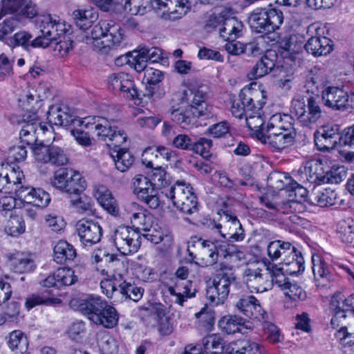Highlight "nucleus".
I'll list each match as a JSON object with an SVG mask.
<instances>
[{
	"mask_svg": "<svg viewBox=\"0 0 354 354\" xmlns=\"http://www.w3.org/2000/svg\"><path fill=\"white\" fill-rule=\"evenodd\" d=\"M245 324V319L236 315H229L223 317L218 325L221 330L227 334L240 332Z\"/></svg>",
	"mask_w": 354,
	"mask_h": 354,
	"instance_id": "obj_51",
	"label": "nucleus"
},
{
	"mask_svg": "<svg viewBox=\"0 0 354 354\" xmlns=\"http://www.w3.org/2000/svg\"><path fill=\"white\" fill-rule=\"evenodd\" d=\"M24 177L19 166L12 167L8 163L0 165V192L10 189L12 185L21 183Z\"/></svg>",
	"mask_w": 354,
	"mask_h": 354,
	"instance_id": "obj_28",
	"label": "nucleus"
},
{
	"mask_svg": "<svg viewBox=\"0 0 354 354\" xmlns=\"http://www.w3.org/2000/svg\"><path fill=\"white\" fill-rule=\"evenodd\" d=\"M337 194L330 188L323 191H316L309 197V203L313 205L326 207L334 205L336 203Z\"/></svg>",
	"mask_w": 354,
	"mask_h": 354,
	"instance_id": "obj_44",
	"label": "nucleus"
},
{
	"mask_svg": "<svg viewBox=\"0 0 354 354\" xmlns=\"http://www.w3.org/2000/svg\"><path fill=\"white\" fill-rule=\"evenodd\" d=\"M277 54L269 50L257 62L250 72L252 78L262 77L272 71L276 65Z\"/></svg>",
	"mask_w": 354,
	"mask_h": 354,
	"instance_id": "obj_36",
	"label": "nucleus"
},
{
	"mask_svg": "<svg viewBox=\"0 0 354 354\" xmlns=\"http://www.w3.org/2000/svg\"><path fill=\"white\" fill-rule=\"evenodd\" d=\"M189 0H171L163 18L169 20H178L183 17L190 10Z\"/></svg>",
	"mask_w": 354,
	"mask_h": 354,
	"instance_id": "obj_43",
	"label": "nucleus"
},
{
	"mask_svg": "<svg viewBox=\"0 0 354 354\" xmlns=\"http://www.w3.org/2000/svg\"><path fill=\"white\" fill-rule=\"evenodd\" d=\"M8 263L15 272L24 273L32 271L35 263L31 254L19 252L8 253L6 255Z\"/></svg>",
	"mask_w": 354,
	"mask_h": 354,
	"instance_id": "obj_29",
	"label": "nucleus"
},
{
	"mask_svg": "<svg viewBox=\"0 0 354 354\" xmlns=\"http://www.w3.org/2000/svg\"><path fill=\"white\" fill-rule=\"evenodd\" d=\"M247 287L251 292H263L272 288V281L268 274V268L262 270L248 268L244 272Z\"/></svg>",
	"mask_w": 354,
	"mask_h": 354,
	"instance_id": "obj_19",
	"label": "nucleus"
},
{
	"mask_svg": "<svg viewBox=\"0 0 354 354\" xmlns=\"http://www.w3.org/2000/svg\"><path fill=\"white\" fill-rule=\"evenodd\" d=\"M337 234L348 248L354 249V221L343 220L338 223Z\"/></svg>",
	"mask_w": 354,
	"mask_h": 354,
	"instance_id": "obj_50",
	"label": "nucleus"
},
{
	"mask_svg": "<svg viewBox=\"0 0 354 354\" xmlns=\"http://www.w3.org/2000/svg\"><path fill=\"white\" fill-rule=\"evenodd\" d=\"M196 117V112L189 109L188 105L186 107L173 109L171 111V120L184 129L189 128Z\"/></svg>",
	"mask_w": 354,
	"mask_h": 354,
	"instance_id": "obj_49",
	"label": "nucleus"
},
{
	"mask_svg": "<svg viewBox=\"0 0 354 354\" xmlns=\"http://www.w3.org/2000/svg\"><path fill=\"white\" fill-rule=\"evenodd\" d=\"M346 298L340 292H336L331 297L330 301V310L333 315L330 321V324L333 328H338L342 324L346 323V319L348 317L347 313L350 309L348 308Z\"/></svg>",
	"mask_w": 354,
	"mask_h": 354,
	"instance_id": "obj_24",
	"label": "nucleus"
},
{
	"mask_svg": "<svg viewBox=\"0 0 354 354\" xmlns=\"http://www.w3.org/2000/svg\"><path fill=\"white\" fill-rule=\"evenodd\" d=\"M128 211L130 214L131 223L135 230L144 231L147 227H151V222L153 221V216L148 213L136 203H131L128 206Z\"/></svg>",
	"mask_w": 354,
	"mask_h": 354,
	"instance_id": "obj_27",
	"label": "nucleus"
},
{
	"mask_svg": "<svg viewBox=\"0 0 354 354\" xmlns=\"http://www.w3.org/2000/svg\"><path fill=\"white\" fill-rule=\"evenodd\" d=\"M133 115L138 117L136 124L142 129H153L162 121V118L158 115H146L142 109L134 110Z\"/></svg>",
	"mask_w": 354,
	"mask_h": 354,
	"instance_id": "obj_61",
	"label": "nucleus"
},
{
	"mask_svg": "<svg viewBox=\"0 0 354 354\" xmlns=\"http://www.w3.org/2000/svg\"><path fill=\"white\" fill-rule=\"evenodd\" d=\"M235 308L250 319L261 320L267 317V313L253 295H242L236 302Z\"/></svg>",
	"mask_w": 354,
	"mask_h": 354,
	"instance_id": "obj_23",
	"label": "nucleus"
},
{
	"mask_svg": "<svg viewBox=\"0 0 354 354\" xmlns=\"http://www.w3.org/2000/svg\"><path fill=\"white\" fill-rule=\"evenodd\" d=\"M36 26L39 29L40 34L37 36L40 43H42L41 48H46L53 41H57L59 37L66 32L69 27L64 21H61L58 17L51 15H41L36 18Z\"/></svg>",
	"mask_w": 354,
	"mask_h": 354,
	"instance_id": "obj_8",
	"label": "nucleus"
},
{
	"mask_svg": "<svg viewBox=\"0 0 354 354\" xmlns=\"http://www.w3.org/2000/svg\"><path fill=\"white\" fill-rule=\"evenodd\" d=\"M46 97L47 93L42 85H39L37 88H28L19 95L18 106L24 111L35 114L42 106L43 99Z\"/></svg>",
	"mask_w": 354,
	"mask_h": 354,
	"instance_id": "obj_15",
	"label": "nucleus"
},
{
	"mask_svg": "<svg viewBox=\"0 0 354 354\" xmlns=\"http://www.w3.org/2000/svg\"><path fill=\"white\" fill-rule=\"evenodd\" d=\"M174 206L187 214L198 212V200L192 187L183 181H176L169 189L162 192Z\"/></svg>",
	"mask_w": 354,
	"mask_h": 354,
	"instance_id": "obj_5",
	"label": "nucleus"
},
{
	"mask_svg": "<svg viewBox=\"0 0 354 354\" xmlns=\"http://www.w3.org/2000/svg\"><path fill=\"white\" fill-rule=\"evenodd\" d=\"M112 239L117 250L124 255L136 252L141 244V234L129 226L118 227Z\"/></svg>",
	"mask_w": 354,
	"mask_h": 354,
	"instance_id": "obj_11",
	"label": "nucleus"
},
{
	"mask_svg": "<svg viewBox=\"0 0 354 354\" xmlns=\"http://www.w3.org/2000/svg\"><path fill=\"white\" fill-rule=\"evenodd\" d=\"M82 41L102 53L109 54L122 48L126 43L125 31L119 24L100 20L82 37Z\"/></svg>",
	"mask_w": 354,
	"mask_h": 354,
	"instance_id": "obj_2",
	"label": "nucleus"
},
{
	"mask_svg": "<svg viewBox=\"0 0 354 354\" xmlns=\"http://www.w3.org/2000/svg\"><path fill=\"white\" fill-rule=\"evenodd\" d=\"M266 94L263 89L257 84H251L241 91L239 98L232 102L231 111L239 118L245 117L247 126L257 129L263 124L261 118V108L265 104Z\"/></svg>",
	"mask_w": 354,
	"mask_h": 354,
	"instance_id": "obj_1",
	"label": "nucleus"
},
{
	"mask_svg": "<svg viewBox=\"0 0 354 354\" xmlns=\"http://www.w3.org/2000/svg\"><path fill=\"white\" fill-rule=\"evenodd\" d=\"M97 314V320L95 319L93 322L95 324L102 325L106 328H113L118 325V312L114 307L107 303Z\"/></svg>",
	"mask_w": 354,
	"mask_h": 354,
	"instance_id": "obj_45",
	"label": "nucleus"
},
{
	"mask_svg": "<svg viewBox=\"0 0 354 354\" xmlns=\"http://www.w3.org/2000/svg\"><path fill=\"white\" fill-rule=\"evenodd\" d=\"M280 46L283 50L281 54L283 57L288 58L292 61H295L299 53L302 51V44L298 43L294 37L283 38L280 42Z\"/></svg>",
	"mask_w": 354,
	"mask_h": 354,
	"instance_id": "obj_52",
	"label": "nucleus"
},
{
	"mask_svg": "<svg viewBox=\"0 0 354 354\" xmlns=\"http://www.w3.org/2000/svg\"><path fill=\"white\" fill-rule=\"evenodd\" d=\"M97 345L101 354H116L118 345L115 339L106 331L97 334Z\"/></svg>",
	"mask_w": 354,
	"mask_h": 354,
	"instance_id": "obj_55",
	"label": "nucleus"
},
{
	"mask_svg": "<svg viewBox=\"0 0 354 354\" xmlns=\"http://www.w3.org/2000/svg\"><path fill=\"white\" fill-rule=\"evenodd\" d=\"M149 0H126L121 4L120 13L129 15H144L149 12Z\"/></svg>",
	"mask_w": 354,
	"mask_h": 354,
	"instance_id": "obj_54",
	"label": "nucleus"
},
{
	"mask_svg": "<svg viewBox=\"0 0 354 354\" xmlns=\"http://www.w3.org/2000/svg\"><path fill=\"white\" fill-rule=\"evenodd\" d=\"M262 320V327L265 339L272 344L281 342L284 338L280 329L274 324L266 320V318Z\"/></svg>",
	"mask_w": 354,
	"mask_h": 354,
	"instance_id": "obj_63",
	"label": "nucleus"
},
{
	"mask_svg": "<svg viewBox=\"0 0 354 354\" xmlns=\"http://www.w3.org/2000/svg\"><path fill=\"white\" fill-rule=\"evenodd\" d=\"M296 136L295 129H290L280 132H270L264 134L262 131L256 133V138L262 143L268 144L275 149H282L289 147L293 143Z\"/></svg>",
	"mask_w": 354,
	"mask_h": 354,
	"instance_id": "obj_21",
	"label": "nucleus"
},
{
	"mask_svg": "<svg viewBox=\"0 0 354 354\" xmlns=\"http://www.w3.org/2000/svg\"><path fill=\"white\" fill-rule=\"evenodd\" d=\"M19 21V16L15 14L6 16L0 12V41L6 44V41L12 36L11 33L18 27Z\"/></svg>",
	"mask_w": 354,
	"mask_h": 354,
	"instance_id": "obj_46",
	"label": "nucleus"
},
{
	"mask_svg": "<svg viewBox=\"0 0 354 354\" xmlns=\"http://www.w3.org/2000/svg\"><path fill=\"white\" fill-rule=\"evenodd\" d=\"M106 141L111 153H116L117 155H124L129 153L130 141L123 129L114 128L113 133Z\"/></svg>",
	"mask_w": 354,
	"mask_h": 354,
	"instance_id": "obj_30",
	"label": "nucleus"
},
{
	"mask_svg": "<svg viewBox=\"0 0 354 354\" xmlns=\"http://www.w3.org/2000/svg\"><path fill=\"white\" fill-rule=\"evenodd\" d=\"M178 98L182 102H189V109L196 112L197 117L208 115L212 107L206 103V92L202 87L189 84L178 93Z\"/></svg>",
	"mask_w": 354,
	"mask_h": 354,
	"instance_id": "obj_10",
	"label": "nucleus"
},
{
	"mask_svg": "<svg viewBox=\"0 0 354 354\" xmlns=\"http://www.w3.org/2000/svg\"><path fill=\"white\" fill-rule=\"evenodd\" d=\"M95 197L100 205L108 212L115 215L118 212V206L112 194L105 187L100 186L95 192Z\"/></svg>",
	"mask_w": 354,
	"mask_h": 354,
	"instance_id": "obj_48",
	"label": "nucleus"
},
{
	"mask_svg": "<svg viewBox=\"0 0 354 354\" xmlns=\"http://www.w3.org/2000/svg\"><path fill=\"white\" fill-rule=\"evenodd\" d=\"M75 257L74 247L66 241L59 240L53 248L54 261L59 264L71 261Z\"/></svg>",
	"mask_w": 354,
	"mask_h": 354,
	"instance_id": "obj_40",
	"label": "nucleus"
},
{
	"mask_svg": "<svg viewBox=\"0 0 354 354\" xmlns=\"http://www.w3.org/2000/svg\"><path fill=\"white\" fill-rule=\"evenodd\" d=\"M223 344V339L221 336L212 334L203 339L202 350L207 354H222Z\"/></svg>",
	"mask_w": 354,
	"mask_h": 354,
	"instance_id": "obj_59",
	"label": "nucleus"
},
{
	"mask_svg": "<svg viewBox=\"0 0 354 354\" xmlns=\"http://www.w3.org/2000/svg\"><path fill=\"white\" fill-rule=\"evenodd\" d=\"M292 178L286 174L279 171L271 172L267 178V185L275 190H288V187L290 185Z\"/></svg>",
	"mask_w": 354,
	"mask_h": 354,
	"instance_id": "obj_57",
	"label": "nucleus"
},
{
	"mask_svg": "<svg viewBox=\"0 0 354 354\" xmlns=\"http://www.w3.org/2000/svg\"><path fill=\"white\" fill-rule=\"evenodd\" d=\"M75 231L83 247L90 248L101 241L103 230L98 221L82 218L75 225Z\"/></svg>",
	"mask_w": 354,
	"mask_h": 354,
	"instance_id": "obj_13",
	"label": "nucleus"
},
{
	"mask_svg": "<svg viewBox=\"0 0 354 354\" xmlns=\"http://www.w3.org/2000/svg\"><path fill=\"white\" fill-rule=\"evenodd\" d=\"M77 117L72 118L66 111V107L59 104L52 105L47 112V119L51 125L63 126L71 124Z\"/></svg>",
	"mask_w": 354,
	"mask_h": 354,
	"instance_id": "obj_39",
	"label": "nucleus"
},
{
	"mask_svg": "<svg viewBox=\"0 0 354 354\" xmlns=\"http://www.w3.org/2000/svg\"><path fill=\"white\" fill-rule=\"evenodd\" d=\"M20 138L19 144L10 149L12 155H27L29 152L35 155H60L62 153V150L53 145H32L31 142L35 140V136L32 133V127L30 125L24 127L20 131Z\"/></svg>",
	"mask_w": 354,
	"mask_h": 354,
	"instance_id": "obj_7",
	"label": "nucleus"
},
{
	"mask_svg": "<svg viewBox=\"0 0 354 354\" xmlns=\"http://www.w3.org/2000/svg\"><path fill=\"white\" fill-rule=\"evenodd\" d=\"M196 239L198 247V261L195 262L202 267H208L215 265L218 260L219 251L224 252V257H236L241 259L243 254L238 250L234 245L227 243H222L216 240L212 241L204 240L202 238L194 237V241Z\"/></svg>",
	"mask_w": 354,
	"mask_h": 354,
	"instance_id": "obj_3",
	"label": "nucleus"
},
{
	"mask_svg": "<svg viewBox=\"0 0 354 354\" xmlns=\"http://www.w3.org/2000/svg\"><path fill=\"white\" fill-rule=\"evenodd\" d=\"M236 278L233 274L216 275L206 292V297L214 305L223 304L230 293V286L235 282Z\"/></svg>",
	"mask_w": 354,
	"mask_h": 354,
	"instance_id": "obj_14",
	"label": "nucleus"
},
{
	"mask_svg": "<svg viewBox=\"0 0 354 354\" xmlns=\"http://www.w3.org/2000/svg\"><path fill=\"white\" fill-rule=\"evenodd\" d=\"M312 261L313 272L317 287L330 288L333 283V277L329 270V266L318 257L317 260L313 257Z\"/></svg>",
	"mask_w": 354,
	"mask_h": 354,
	"instance_id": "obj_32",
	"label": "nucleus"
},
{
	"mask_svg": "<svg viewBox=\"0 0 354 354\" xmlns=\"http://www.w3.org/2000/svg\"><path fill=\"white\" fill-rule=\"evenodd\" d=\"M106 301L98 296L89 295L85 299H80L77 308L88 319L93 322L97 320V313H100Z\"/></svg>",
	"mask_w": 354,
	"mask_h": 354,
	"instance_id": "obj_31",
	"label": "nucleus"
},
{
	"mask_svg": "<svg viewBox=\"0 0 354 354\" xmlns=\"http://www.w3.org/2000/svg\"><path fill=\"white\" fill-rule=\"evenodd\" d=\"M120 279V274H113L112 278L102 280L100 282V288L108 298L113 299L115 301L119 299L116 292H119V286H121Z\"/></svg>",
	"mask_w": 354,
	"mask_h": 354,
	"instance_id": "obj_60",
	"label": "nucleus"
},
{
	"mask_svg": "<svg viewBox=\"0 0 354 354\" xmlns=\"http://www.w3.org/2000/svg\"><path fill=\"white\" fill-rule=\"evenodd\" d=\"M267 268L270 280L272 281V286L274 283H276L283 290L290 282L288 278L286 277L287 274L284 271V267L269 263L267 266Z\"/></svg>",
	"mask_w": 354,
	"mask_h": 354,
	"instance_id": "obj_58",
	"label": "nucleus"
},
{
	"mask_svg": "<svg viewBox=\"0 0 354 354\" xmlns=\"http://www.w3.org/2000/svg\"><path fill=\"white\" fill-rule=\"evenodd\" d=\"M130 66L138 73H142L147 68V57L145 55V47H138V48L130 51Z\"/></svg>",
	"mask_w": 354,
	"mask_h": 354,
	"instance_id": "obj_62",
	"label": "nucleus"
},
{
	"mask_svg": "<svg viewBox=\"0 0 354 354\" xmlns=\"http://www.w3.org/2000/svg\"><path fill=\"white\" fill-rule=\"evenodd\" d=\"M109 85L113 90L120 91L128 99H134L138 95L134 80L127 73H115L109 77Z\"/></svg>",
	"mask_w": 354,
	"mask_h": 354,
	"instance_id": "obj_22",
	"label": "nucleus"
},
{
	"mask_svg": "<svg viewBox=\"0 0 354 354\" xmlns=\"http://www.w3.org/2000/svg\"><path fill=\"white\" fill-rule=\"evenodd\" d=\"M283 12L273 8H258L248 17L250 28L257 32L270 33L279 29L283 23Z\"/></svg>",
	"mask_w": 354,
	"mask_h": 354,
	"instance_id": "obj_4",
	"label": "nucleus"
},
{
	"mask_svg": "<svg viewBox=\"0 0 354 354\" xmlns=\"http://www.w3.org/2000/svg\"><path fill=\"white\" fill-rule=\"evenodd\" d=\"M73 125L75 127H84L86 129L95 130L96 136L102 140H106L113 133L115 127L106 118L99 116H88L77 118L73 120Z\"/></svg>",
	"mask_w": 354,
	"mask_h": 354,
	"instance_id": "obj_16",
	"label": "nucleus"
},
{
	"mask_svg": "<svg viewBox=\"0 0 354 354\" xmlns=\"http://www.w3.org/2000/svg\"><path fill=\"white\" fill-rule=\"evenodd\" d=\"M51 183L53 187L69 194H80L86 187V181L80 173L69 168L57 170Z\"/></svg>",
	"mask_w": 354,
	"mask_h": 354,
	"instance_id": "obj_9",
	"label": "nucleus"
},
{
	"mask_svg": "<svg viewBox=\"0 0 354 354\" xmlns=\"http://www.w3.org/2000/svg\"><path fill=\"white\" fill-rule=\"evenodd\" d=\"M8 46L15 47H21L26 50L31 48H41L42 43H40L37 37L33 38L32 35L26 30H19L11 36L6 41Z\"/></svg>",
	"mask_w": 354,
	"mask_h": 354,
	"instance_id": "obj_33",
	"label": "nucleus"
},
{
	"mask_svg": "<svg viewBox=\"0 0 354 354\" xmlns=\"http://www.w3.org/2000/svg\"><path fill=\"white\" fill-rule=\"evenodd\" d=\"M333 169L330 171L326 170L324 163L319 158H313L306 162L305 165V171L308 175V180L311 183L322 184L327 183L330 177L333 176Z\"/></svg>",
	"mask_w": 354,
	"mask_h": 354,
	"instance_id": "obj_26",
	"label": "nucleus"
},
{
	"mask_svg": "<svg viewBox=\"0 0 354 354\" xmlns=\"http://www.w3.org/2000/svg\"><path fill=\"white\" fill-rule=\"evenodd\" d=\"M338 133L337 125L326 124L320 127L315 133V144L317 149L324 152L334 149L339 150Z\"/></svg>",
	"mask_w": 354,
	"mask_h": 354,
	"instance_id": "obj_17",
	"label": "nucleus"
},
{
	"mask_svg": "<svg viewBox=\"0 0 354 354\" xmlns=\"http://www.w3.org/2000/svg\"><path fill=\"white\" fill-rule=\"evenodd\" d=\"M325 30L319 24H314L308 28V32L312 35L305 45L306 50L315 57L325 56L333 50V41L324 36Z\"/></svg>",
	"mask_w": 354,
	"mask_h": 354,
	"instance_id": "obj_12",
	"label": "nucleus"
},
{
	"mask_svg": "<svg viewBox=\"0 0 354 354\" xmlns=\"http://www.w3.org/2000/svg\"><path fill=\"white\" fill-rule=\"evenodd\" d=\"M6 339L8 346L15 354L26 353L29 343L28 337L21 330L12 331Z\"/></svg>",
	"mask_w": 354,
	"mask_h": 354,
	"instance_id": "obj_41",
	"label": "nucleus"
},
{
	"mask_svg": "<svg viewBox=\"0 0 354 354\" xmlns=\"http://www.w3.org/2000/svg\"><path fill=\"white\" fill-rule=\"evenodd\" d=\"M292 245L290 242L281 240L271 241L267 247V254L272 261L280 259L281 262L290 254Z\"/></svg>",
	"mask_w": 354,
	"mask_h": 354,
	"instance_id": "obj_47",
	"label": "nucleus"
},
{
	"mask_svg": "<svg viewBox=\"0 0 354 354\" xmlns=\"http://www.w3.org/2000/svg\"><path fill=\"white\" fill-rule=\"evenodd\" d=\"M120 283H121V286H119V292H116L119 297L118 301L130 299L133 301H138L142 298L144 290L131 283V279H125L121 274Z\"/></svg>",
	"mask_w": 354,
	"mask_h": 354,
	"instance_id": "obj_37",
	"label": "nucleus"
},
{
	"mask_svg": "<svg viewBox=\"0 0 354 354\" xmlns=\"http://www.w3.org/2000/svg\"><path fill=\"white\" fill-rule=\"evenodd\" d=\"M73 37L69 33L68 29L66 32L59 37L57 41H53L55 46L53 47L54 54L59 57H64L73 48Z\"/></svg>",
	"mask_w": 354,
	"mask_h": 354,
	"instance_id": "obj_56",
	"label": "nucleus"
},
{
	"mask_svg": "<svg viewBox=\"0 0 354 354\" xmlns=\"http://www.w3.org/2000/svg\"><path fill=\"white\" fill-rule=\"evenodd\" d=\"M261 118L263 124L259 128L252 129L254 136H256V133L258 131H262V133L266 134L270 132H280L293 129L290 122L292 118L289 115L280 113H275L271 115L261 114Z\"/></svg>",
	"mask_w": 354,
	"mask_h": 354,
	"instance_id": "obj_18",
	"label": "nucleus"
},
{
	"mask_svg": "<svg viewBox=\"0 0 354 354\" xmlns=\"http://www.w3.org/2000/svg\"><path fill=\"white\" fill-rule=\"evenodd\" d=\"M142 163L147 167L151 169L147 173V175L151 178L155 189H165L171 183L170 175L161 166L156 165L154 167L151 161L142 160Z\"/></svg>",
	"mask_w": 354,
	"mask_h": 354,
	"instance_id": "obj_35",
	"label": "nucleus"
},
{
	"mask_svg": "<svg viewBox=\"0 0 354 354\" xmlns=\"http://www.w3.org/2000/svg\"><path fill=\"white\" fill-rule=\"evenodd\" d=\"M196 291V289L191 281L174 279V285L168 287L169 294H185L186 297H194Z\"/></svg>",
	"mask_w": 354,
	"mask_h": 354,
	"instance_id": "obj_64",
	"label": "nucleus"
},
{
	"mask_svg": "<svg viewBox=\"0 0 354 354\" xmlns=\"http://www.w3.org/2000/svg\"><path fill=\"white\" fill-rule=\"evenodd\" d=\"M243 28V25L241 21L228 15L223 26L218 29V34L220 37L225 41L234 39L241 35Z\"/></svg>",
	"mask_w": 354,
	"mask_h": 354,
	"instance_id": "obj_38",
	"label": "nucleus"
},
{
	"mask_svg": "<svg viewBox=\"0 0 354 354\" xmlns=\"http://www.w3.org/2000/svg\"><path fill=\"white\" fill-rule=\"evenodd\" d=\"M132 185L133 193L138 198L145 197L146 194H151L155 190L151 178L148 176L136 175L132 180Z\"/></svg>",
	"mask_w": 354,
	"mask_h": 354,
	"instance_id": "obj_53",
	"label": "nucleus"
},
{
	"mask_svg": "<svg viewBox=\"0 0 354 354\" xmlns=\"http://www.w3.org/2000/svg\"><path fill=\"white\" fill-rule=\"evenodd\" d=\"M322 98L326 106L333 109H340L349 106L348 94L339 86L326 87L322 91Z\"/></svg>",
	"mask_w": 354,
	"mask_h": 354,
	"instance_id": "obj_25",
	"label": "nucleus"
},
{
	"mask_svg": "<svg viewBox=\"0 0 354 354\" xmlns=\"http://www.w3.org/2000/svg\"><path fill=\"white\" fill-rule=\"evenodd\" d=\"M15 194L24 203L37 207H46L50 201L49 194L40 188L21 185L16 189Z\"/></svg>",
	"mask_w": 354,
	"mask_h": 354,
	"instance_id": "obj_20",
	"label": "nucleus"
},
{
	"mask_svg": "<svg viewBox=\"0 0 354 354\" xmlns=\"http://www.w3.org/2000/svg\"><path fill=\"white\" fill-rule=\"evenodd\" d=\"M335 333V337L342 348L345 349L344 352L351 350L354 353V328L346 324H342Z\"/></svg>",
	"mask_w": 354,
	"mask_h": 354,
	"instance_id": "obj_42",
	"label": "nucleus"
},
{
	"mask_svg": "<svg viewBox=\"0 0 354 354\" xmlns=\"http://www.w3.org/2000/svg\"><path fill=\"white\" fill-rule=\"evenodd\" d=\"M73 18L77 27L86 30L98 18V13L91 6H80L73 12Z\"/></svg>",
	"mask_w": 354,
	"mask_h": 354,
	"instance_id": "obj_34",
	"label": "nucleus"
},
{
	"mask_svg": "<svg viewBox=\"0 0 354 354\" xmlns=\"http://www.w3.org/2000/svg\"><path fill=\"white\" fill-rule=\"evenodd\" d=\"M290 112L303 125L311 127L322 116L319 102L314 97H297L291 102Z\"/></svg>",
	"mask_w": 354,
	"mask_h": 354,
	"instance_id": "obj_6",
	"label": "nucleus"
}]
</instances>
